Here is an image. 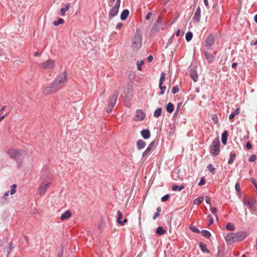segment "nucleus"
Masks as SVG:
<instances>
[{
  "mask_svg": "<svg viewBox=\"0 0 257 257\" xmlns=\"http://www.w3.org/2000/svg\"><path fill=\"white\" fill-rule=\"evenodd\" d=\"M235 235L236 236V239L237 241H241L244 239L247 234L244 231H239L235 233Z\"/></svg>",
  "mask_w": 257,
  "mask_h": 257,
  "instance_id": "nucleus-14",
  "label": "nucleus"
},
{
  "mask_svg": "<svg viewBox=\"0 0 257 257\" xmlns=\"http://www.w3.org/2000/svg\"><path fill=\"white\" fill-rule=\"evenodd\" d=\"M184 188V186L183 185H180L179 187V189H178V191H181L182 189H183Z\"/></svg>",
  "mask_w": 257,
  "mask_h": 257,
  "instance_id": "nucleus-62",
  "label": "nucleus"
},
{
  "mask_svg": "<svg viewBox=\"0 0 257 257\" xmlns=\"http://www.w3.org/2000/svg\"><path fill=\"white\" fill-rule=\"evenodd\" d=\"M246 147L247 149H251L252 148V145L251 143L249 142L246 143Z\"/></svg>",
  "mask_w": 257,
  "mask_h": 257,
  "instance_id": "nucleus-52",
  "label": "nucleus"
},
{
  "mask_svg": "<svg viewBox=\"0 0 257 257\" xmlns=\"http://www.w3.org/2000/svg\"><path fill=\"white\" fill-rule=\"evenodd\" d=\"M59 90L57 85L54 83H51L49 86L44 88L43 93L46 95H49L53 93H55Z\"/></svg>",
  "mask_w": 257,
  "mask_h": 257,
  "instance_id": "nucleus-5",
  "label": "nucleus"
},
{
  "mask_svg": "<svg viewBox=\"0 0 257 257\" xmlns=\"http://www.w3.org/2000/svg\"><path fill=\"white\" fill-rule=\"evenodd\" d=\"M120 0H117L115 5L113 7V8L110 10L109 17L111 18L116 16L118 12V9L120 6Z\"/></svg>",
  "mask_w": 257,
  "mask_h": 257,
  "instance_id": "nucleus-8",
  "label": "nucleus"
},
{
  "mask_svg": "<svg viewBox=\"0 0 257 257\" xmlns=\"http://www.w3.org/2000/svg\"><path fill=\"white\" fill-rule=\"evenodd\" d=\"M162 109L161 108H158L154 112V116L155 117H158L161 115Z\"/></svg>",
  "mask_w": 257,
  "mask_h": 257,
  "instance_id": "nucleus-26",
  "label": "nucleus"
},
{
  "mask_svg": "<svg viewBox=\"0 0 257 257\" xmlns=\"http://www.w3.org/2000/svg\"><path fill=\"white\" fill-rule=\"evenodd\" d=\"M142 33L140 29H137L135 35L132 38L131 46L134 50H138L142 46Z\"/></svg>",
  "mask_w": 257,
  "mask_h": 257,
  "instance_id": "nucleus-2",
  "label": "nucleus"
},
{
  "mask_svg": "<svg viewBox=\"0 0 257 257\" xmlns=\"http://www.w3.org/2000/svg\"><path fill=\"white\" fill-rule=\"evenodd\" d=\"M159 215L160 213L159 212H156L153 216V219H156Z\"/></svg>",
  "mask_w": 257,
  "mask_h": 257,
  "instance_id": "nucleus-58",
  "label": "nucleus"
},
{
  "mask_svg": "<svg viewBox=\"0 0 257 257\" xmlns=\"http://www.w3.org/2000/svg\"><path fill=\"white\" fill-rule=\"evenodd\" d=\"M243 203L245 205H246L248 208H251L252 206V204L248 200L244 199Z\"/></svg>",
  "mask_w": 257,
  "mask_h": 257,
  "instance_id": "nucleus-37",
  "label": "nucleus"
},
{
  "mask_svg": "<svg viewBox=\"0 0 257 257\" xmlns=\"http://www.w3.org/2000/svg\"><path fill=\"white\" fill-rule=\"evenodd\" d=\"M235 117V115L233 114V113H231L229 116V119H232Z\"/></svg>",
  "mask_w": 257,
  "mask_h": 257,
  "instance_id": "nucleus-61",
  "label": "nucleus"
},
{
  "mask_svg": "<svg viewBox=\"0 0 257 257\" xmlns=\"http://www.w3.org/2000/svg\"><path fill=\"white\" fill-rule=\"evenodd\" d=\"M159 87H160V89L161 90L160 94L163 95L164 93L165 90L166 89V86H163V84H162V85H161V86L159 85Z\"/></svg>",
  "mask_w": 257,
  "mask_h": 257,
  "instance_id": "nucleus-45",
  "label": "nucleus"
},
{
  "mask_svg": "<svg viewBox=\"0 0 257 257\" xmlns=\"http://www.w3.org/2000/svg\"><path fill=\"white\" fill-rule=\"evenodd\" d=\"M205 201L207 204H210V199L208 196L205 197Z\"/></svg>",
  "mask_w": 257,
  "mask_h": 257,
  "instance_id": "nucleus-56",
  "label": "nucleus"
},
{
  "mask_svg": "<svg viewBox=\"0 0 257 257\" xmlns=\"http://www.w3.org/2000/svg\"><path fill=\"white\" fill-rule=\"evenodd\" d=\"M210 211L213 214H215V216L217 217V215L216 214L217 209L215 207H212L210 208Z\"/></svg>",
  "mask_w": 257,
  "mask_h": 257,
  "instance_id": "nucleus-48",
  "label": "nucleus"
},
{
  "mask_svg": "<svg viewBox=\"0 0 257 257\" xmlns=\"http://www.w3.org/2000/svg\"><path fill=\"white\" fill-rule=\"evenodd\" d=\"M190 229L196 233H199L200 230L195 226H191L190 227Z\"/></svg>",
  "mask_w": 257,
  "mask_h": 257,
  "instance_id": "nucleus-39",
  "label": "nucleus"
},
{
  "mask_svg": "<svg viewBox=\"0 0 257 257\" xmlns=\"http://www.w3.org/2000/svg\"><path fill=\"white\" fill-rule=\"evenodd\" d=\"M9 191H7L6 192L5 194H4V198H6L8 196H9Z\"/></svg>",
  "mask_w": 257,
  "mask_h": 257,
  "instance_id": "nucleus-63",
  "label": "nucleus"
},
{
  "mask_svg": "<svg viewBox=\"0 0 257 257\" xmlns=\"http://www.w3.org/2000/svg\"><path fill=\"white\" fill-rule=\"evenodd\" d=\"M17 188V185L16 184H13V185L11 186V195H14V194H15L16 192V188Z\"/></svg>",
  "mask_w": 257,
  "mask_h": 257,
  "instance_id": "nucleus-38",
  "label": "nucleus"
},
{
  "mask_svg": "<svg viewBox=\"0 0 257 257\" xmlns=\"http://www.w3.org/2000/svg\"><path fill=\"white\" fill-rule=\"evenodd\" d=\"M226 228L228 230L233 231L235 229V226L234 224L231 223H228L226 226Z\"/></svg>",
  "mask_w": 257,
  "mask_h": 257,
  "instance_id": "nucleus-27",
  "label": "nucleus"
},
{
  "mask_svg": "<svg viewBox=\"0 0 257 257\" xmlns=\"http://www.w3.org/2000/svg\"><path fill=\"white\" fill-rule=\"evenodd\" d=\"M192 37H193V34H192V32H187L186 33V36H185L186 41L188 42L190 41L192 39Z\"/></svg>",
  "mask_w": 257,
  "mask_h": 257,
  "instance_id": "nucleus-29",
  "label": "nucleus"
},
{
  "mask_svg": "<svg viewBox=\"0 0 257 257\" xmlns=\"http://www.w3.org/2000/svg\"><path fill=\"white\" fill-rule=\"evenodd\" d=\"M172 175H173V179H175V180H177V179H179V175L178 174V172H174L173 173Z\"/></svg>",
  "mask_w": 257,
  "mask_h": 257,
  "instance_id": "nucleus-40",
  "label": "nucleus"
},
{
  "mask_svg": "<svg viewBox=\"0 0 257 257\" xmlns=\"http://www.w3.org/2000/svg\"><path fill=\"white\" fill-rule=\"evenodd\" d=\"M51 184V183H48L46 184H41L38 188V192L40 196H43L47 190L49 188Z\"/></svg>",
  "mask_w": 257,
  "mask_h": 257,
  "instance_id": "nucleus-11",
  "label": "nucleus"
},
{
  "mask_svg": "<svg viewBox=\"0 0 257 257\" xmlns=\"http://www.w3.org/2000/svg\"><path fill=\"white\" fill-rule=\"evenodd\" d=\"M118 217L117 219V222L119 224V222L121 221V219L122 218V214L120 211H118L117 212Z\"/></svg>",
  "mask_w": 257,
  "mask_h": 257,
  "instance_id": "nucleus-35",
  "label": "nucleus"
},
{
  "mask_svg": "<svg viewBox=\"0 0 257 257\" xmlns=\"http://www.w3.org/2000/svg\"><path fill=\"white\" fill-rule=\"evenodd\" d=\"M256 157L255 155H251L250 157H249V161L250 162H253L254 161L256 160Z\"/></svg>",
  "mask_w": 257,
  "mask_h": 257,
  "instance_id": "nucleus-44",
  "label": "nucleus"
},
{
  "mask_svg": "<svg viewBox=\"0 0 257 257\" xmlns=\"http://www.w3.org/2000/svg\"><path fill=\"white\" fill-rule=\"evenodd\" d=\"M176 35L177 36H178H178H179L180 35V29H179L177 30V31L176 32Z\"/></svg>",
  "mask_w": 257,
  "mask_h": 257,
  "instance_id": "nucleus-64",
  "label": "nucleus"
},
{
  "mask_svg": "<svg viewBox=\"0 0 257 257\" xmlns=\"http://www.w3.org/2000/svg\"><path fill=\"white\" fill-rule=\"evenodd\" d=\"M205 183V179H204V177H202L201 178V180H200L199 183H198V185L199 186L203 185Z\"/></svg>",
  "mask_w": 257,
  "mask_h": 257,
  "instance_id": "nucleus-46",
  "label": "nucleus"
},
{
  "mask_svg": "<svg viewBox=\"0 0 257 257\" xmlns=\"http://www.w3.org/2000/svg\"><path fill=\"white\" fill-rule=\"evenodd\" d=\"M154 145V142H152L150 144L147 149L145 150V151L143 153V157L148 158V157L150 155L151 151L153 149Z\"/></svg>",
  "mask_w": 257,
  "mask_h": 257,
  "instance_id": "nucleus-13",
  "label": "nucleus"
},
{
  "mask_svg": "<svg viewBox=\"0 0 257 257\" xmlns=\"http://www.w3.org/2000/svg\"><path fill=\"white\" fill-rule=\"evenodd\" d=\"M237 63L236 62L233 63L232 64L231 67L232 68L235 69L236 68V67L237 66Z\"/></svg>",
  "mask_w": 257,
  "mask_h": 257,
  "instance_id": "nucleus-60",
  "label": "nucleus"
},
{
  "mask_svg": "<svg viewBox=\"0 0 257 257\" xmlns=\"http://www.w3.org/2000/svg\"><path fill=\"white\" fill-rule=\"evenodd\" d=\"M225 239L226 242L229 243L237 241L235 233H233L227 234L225 237Z\"/></svg>",
  "mask_w": 257,
  "mask_h": 257,
  "instance_id": "nucleus-12",
  "label": "nucleus"
},
{
  "mask_svg": "<svg viewBox=\"0 0 257 257\" xmlns=\"http://www.w3.org/2000/svg\"><path fill=\"white\" fill-rule=\"evenodd\" d=\"M240 112V109L239 108H236L235 111L233 112V114L235 116L238 115Z\"/></svg>",
  "mask_w": 257,
  "mask_h": 257,
  "instance_id": "nucleus-51",
  "label": "nucleus"
},
{
  "mask_svg": "<svg viewBox=\"0 0 257 257\" xmlns=\"http://www.w3.org/2000/svg\"><path fill=\"white\" fill-rule=\"evenodd\" d=\"M67 81V75L66 72H63L60 74L55 80L53 82L55 85L58 87L59 89H60L63 85Z\"/></svg>",
  "mask_w": 257,
  "mask_h": 257,
  "instance_id": "nucleus-4",
  "label": "nucleus"
},
{
  "mask_svg": "<svg viewBox=\"0 0 257 257\" xmlns=\"http://www.w3.org/2000/svg\"><path fill=\"white\" fill-rule=\"evenodd\" d=\"M210 151L213 156H217L219 152V142L218 140L214 141L210 147Z\"/></svg>",
  "mask_w": 257,
  "mask_h": 257,
  "instance_id": "nucleus-7",
  "label": "nucleus"
},
{
  "mask_svg": "<svg viewBox=\"0 0 257 257\" xmlns=\"http://www.w3.org/2000/svg\"><path fill=\"white\" fill-rule=\"evenodd\" d=\"M118 95V92L117 90L113 92V94L111 95L108 99L107 106L106 107V111L110 113L111 112L113 107L114 106L116 99Z\"/></svg>",
  "mask_w": 257,
  "mask_h": 257,
  "instance_id": "nucleus-3",
  "label": "nucleus"
},
{
  "mask_svg": "<svg viewBox=\"0 0 257 257\" xmlns=\"http://www.w3.org/2000/svg\"><path fill=\"white\" fill-rule=\"evenodd\" d=\"M152 14L151 13H148L147 16H146V19L147 20H149L152 16Z\"/></svg>",
  "mask_w": 257,
  "mask_h": 257,
  "instance_id": "nucleus-53",
  "label": "nucleus"
},
{
  "mask_svg": "<svg viewBox=\"0 0 257 257\" xmlns=\"http://www.w3.org/2000/svg\"><path fill=\"white\" fill-rule=\"evenodd\" d=\"M215 37L212 34H210L206 38L205 42V46L207 48H210L214 44Z\"/></svg>",
  "mask_w": 257,
  "mask_h": 257,
  "instance_id": "nucleus-10",
  "label": "nucleus"
},
{
  "mask_svg": "<svg viewBox=\"0 0 257 257\" xmlns=\"http://www.w3.org/2000/svg\"><path fill=\"white\" fill-rule=\"evenodd\" d=\"M169 195L167 194V195H165V196H163L162 197V201L163 202H165L166 201H167L168 199H169Z\"/></svg>",
  "mask_w": 257,
  "mask_h": 257,
  "instance_id": "nucleus-47",
  "label": "nucleus"
},
{
  "mask_svg": "<svg viewBox=\"0 0 257 257\" xmlns=\"http://www.w3.org/2000/svg\"><path fill=\"white\" fill-rule=\"evenodd\" d=\"M122 26V24L121 23H118V24L116 25V29H120Z\"/></svg>",
  "mask_w": 257,
  "mask_h": 257,
  "instance_id": "nucleus-59",
  "label": "nucleus"
},
{
  "mask_svg": "<svg viewBox=\"0 0 257 257\" xmlns=\"http://www.w3.org/2000/svg\"><path fill=\"white\" fill-rule=\"evenodd\" d=\"M227 133L225 131L222 134L221 141L223 144L225 145L227 141Z\"/></svg>",
  "mask_w": 257,
  "mask_h": 257,
  "instance_id": "nucleus-24",
  "label": "nucleus"
},
{
  "mask_svg": "<svg viewBox=\"0 0 257 257\" xmlns=\"http://www.w3.org/2000/svg\"><path fill=\"white\" fill-rule=\"evenodd\" d=\"M251 181H252L253 184L254 185V187L256 188V190L257 191V183H256L255 180L254 179H252Z\"/></svg>",
  "mask_w": 257,
  "mask_h": 257,
  "instance_id": "nucleus-54",
  "label": "nucleus"
},
{
  "mask_svg": "<svg viewBox=\"0 0 257 257\" xmlns=\"http://www.w3.org/2000/svg\"><path fill=\"white\" fill-rule=\"evenodd\" d=\"M71 212L69 210H67L65 213L61 215L60 218L62 220H64L69 218L71 217Z\"/></svg>",
  "mask_w": 257,
  "mask_h": 257,
  "instance_id": "nucleus-18",
  "label": "nucleus"
},
{
  "mask_svg": "<svg viewBox=\"0 0 257 257\" xmlns=\"http://www.w3.org/2000/svg\"><path fill=\"white\" fill-rule=\"evenodd\" d=\"M202 235L207 238H209L211 234L210 233V232L208 231H207V230H202L201 232Z\"/></svg>",
  "mask_w": 257,
  "mask_h": 257,
  "instance_id": "nucleus-31",
  "label": "nucleus"
},
{
  "mask_svg": "<svg viewBox=\"0 0 257 257\" xmlns=\"http://www.w3.org/2000/svg\"><path fill=\"white\" fill-rule=\"evenodd\" d=\"M147 60L149 62H151L153 60V57L150 55L148 57Z\"/></svg>",
  "mask_w": 257,
  "mask_h": 257,
  "instance_id": "nucleus-57",
  "label": "nucleus"
},
{
  "mask_svg": "<svg viewBox=\"0 0 257 257\" xmlns=\"http://www.w3.org/2000/svg\"><path fill=\"white\" fill-rule=\"evenodd\" d=\"M55 65V61L52 59H49L39 64V67L42 69H53Z\"/></svg>",
  "mask_w": 257,
  "mask_h": 257,
  "instance_id": "nucleus-6",
  "label": "nucleus"
},
{
  "mask_svg": "<svg viewBox=\"0 0 257 257\" xmlns=\"http://www.w3.org/2000/svg\"><path fill=\"white\" fill-rule=\"evenodd\" d=\"M199 246L202 251L204 252H209V250L207 249L206 245L204 244L200 243Z\"/></svg>",
  "mask_w": 257,
  "mask_h": 257,
  "instance_id": "nucleus-33",
  "label": "nucleus"
},
{
  "mask_svg": "<svg viewBox=\"0 0 257 257\" xmlns=\"http://www.w3.org/2000/svg\"><path fill=\"white\" fill-rule=\"evenodd\" d=\"M165 75H166V74L164 72H162L161 73V77L160 78V81H159V85L161 86V85L163 84L164 81L165 80Z\"/></svg>",
  "mask_w": 257,
  "mask_h": 257,
  "instance_id": "nucleus-28",
  "label": "nucleus"
},
{
  "mask_svg": "<svg viewBox=\"0 0 257 257\" xmlns=\"http://www.w3.org/2000/svg\"><path fill=\"white\" fill-rule=\"evenodd\" d=\"M7 154L10 158L15 159L19 164L25 162L29 157L25 152L22 150L10 149L8 150Z\"/></svg>",
  "mask_w": 257,
  "mask_h": 257,
  "instance_id": "nucleus-1",
  "label": "nucleus"
},
{
  "mask_svg": "<svg viewBox=\"0 0 257 257\" xmlns=\"http://www.w3.org/2000/svg\"><path fill=\"white\" fill-rule=\"evenodd\" d=\"M208 170H209V171L212 174H215V168L213 167V165H211V164H209L208 167H207Z\"/></svg>",
  "mask_w": 257,
  "mask_h": 257,
  "instance_id": "nucleus-36",
  "label": "nucleus"
},
{
  "mask_svg": "<svg viewBox=\"0 0 257 257\" xmlns=\"http://www.w3.org/2000/svg\"><path fill=\"white\" fill-rule=\"evenodd\" d=\"M203 201V198L200 197L197 198L196 199H195L194 200V203L195 204H199L201 202H202Z\"/></svg>",
  "mask_w": 257,
  "mask_h": 257,
  "instance_id": "nucleus-32",
  "label": "nucleus"
},
{
  "mask_svg": "<svg viewBox=\"0 0 257 257\" xmlns=\"http://www.w3.org/2000/svg\"><path fill=\"white\" fill-rule=\"evenodd\" d=\"M127 222V219L126 218H125L122 221H121L120 222H119V224L121 225H123L124 223H126Z\"/></svg>",
  "mask_w": 257,
  "mask_h": 257,
  "instance_id": "nucleus-55",
  "label": "nucleus"
},
{
  "mask_svg": "<svg viewBox=\"0 0 257 257\" xmlns=\"http://www.w3.org/2000/svg\"><path fill=\"white\" fill-rule=\"evenodd\" d=\"M141 135L144 139H148L150 137V132L149 130H143L141 132Z\"/></svg>",
  "mask_w": 257,
  "mask_h": 257,
  "instance_id": "nucleus-19",
  "label": "nucleus"
},
{
  "mask_svg": "<svg viewBox=\"0 0 257 257\" xmlns=\"http://www.w3.org/2000/svg\"><path fill=\"white\" fill-rule=\"evenodd\" d=\"M166 110L169 113H172L174 110V106L171 102L168 103L166 105Z\"/></svg>",
  "mask_w": 257,
  "mask_h": 257,
  "instance_id": "nucleus-25",
  "label": "nucleus"
},
{
  "mask_svg": "<svg viewBox=\"0 0 257 257\" xmlns=\"http://www.w3.org/2000/svg\"><path fill=\"white\" fill-rule=\"evenodd\" d=\"M204 55L205 56L206 59L207 60L209 63L213 62L214 60V56L212 55V54L207 52H205Z\"/></svg>",
  "mask_w": 257,
  "mask_h": 257,
  "instance_id": "nucleus-20",
  "label": "nucleus"
},
{
  "mask_svg": "<svg viewBox=\"0 0 257 257\" xmlns=\"http://www.w3.org/2000/svg\"><path fill=\"white\" fill-rule=\"evenodd\" d=\"M64 23V21L63 19L62 18H59L58 21H54L53 22V24L54 26H58L60 24H62Z\"/></svg>",
  "mask_w": 257,
  "mask_h": 257,
  "instance_id": "nucleus-30",
  "label": "nucleus"
},
{
  "mask_svg": "<svg viewBox=\"0 0 257 257\" xmlns=\"http://www.w3.org/2000/svg\"><path fill=\"white\" fill-rule=\"evenodd\" d=\"M144 63V61L142 60V61H140V62H138L137 63V65H138V69L139 70H142V68H141V66L143 65Z\"/></svg>",
  "mask_w": 257,
  "mask_h": 257,
  "instance_id": "nucleus-41",
  "label": "nucleus"
},
{
  "mask_svg": "<svg viewBox=\"0 0 257 257\" xmlns=\"http://www.w3.org/2000/svg\"><path fill=\"white\" fill-rule=\"evenodd\" d=\"M70 8V4H68L65 5V8H62L60 10L61 14L62 16H65V13L67 11H68Z\"/></svg>",
  "mask_w": 257,
  "mask_h": 257,
  "instance_id": "nucleus-22",
  "label": "nucleus"
},
{
  "mask_svg": "<svg viewBox=\"0 0 257 257\" xmlns=\"http://www.w3.org/2000/svg\"><path fill=\"white\" fill-rule=\"evenodd\" d=\"M235 189L236 191L240 194L241 193L240 190V185L238 183H236L235 185Z\"/></svg>",
  "mask_w": 257,
  "mask_h": 257,
  "instance_id": "nucleus-43",
  "label": "nucleus"
},
{
  "mask_svg": "<svg viewBox=\"0 0 257 257\" xmlns=\"http://www.w3.org/2000/svg\"><path fill=\"white\" fill-rule=\"evenodd\" d=\"M166 230L161 226H159L157 228L156 230V233L159 235H161L165 233Z\"/></svg>",
  "mask_w": 257,
  "mask_h": 257,
  "instance_id": "nucleus-23",
  "label": "nucleus"
},
{
  "mask_svg": "<svg viewBox=\"0 0 257 257\" xmlns=\"http://www.w3.org/2000/svg\"><path fill=\"white\" fill-rule=\"evenodd\" d=\"M208 217H210V219H209V223H208V225H211L213 223V218L210 216V215H208Z\"/></svg>",
  "mask_w": 257,
  "mask_h": 257,
  "instance_id": "nucleus-49",
  "label": "nucleus"
},
{
  "mask_svg": "<svg viewBox=\"0 0 257 257\" xmlns=\"http://www.w3.org/2000/svg\"><path fill=\"white\" fill-rule=\"evenodd\" d=\"M200 17L201 10L200 8H198L194 13L193 19L198 23L200 21Z\"/></svg>",
  "mask_w": 257,
  "mask_h": 257,
  "instance_id": "nucleus-15",
  "label": "nucleus"
},
{
  "mask_svg": "<svg viewBox=\"0 0 257 257\" xmlns=\"http://www.w3.org/2000/svg\"><path fill=\"white\" fill-rule=\"evenodd\" d=\"M146 146V142L142 140H139L137 142V147L139 150L144 148Z\"/></svg>",
  "mask_w": 257,
  "mask_h": 257,
  "instance_id": "nucleus-17",
  "label": "nucleus"
},
{
  "mask_svg": "<svg viewBox=\"0 0 257 257\" xmlns=\"http://www.w3.org/2000/svg\"><path fill=\"white\" fill-rule=\"evenodd\" d=\"M146 113L141 109H137L134 116V120L135 121H142L145 119Z\"/></svg>",
  "mask_w": 257,
  "mask_h": 257,
  "instance_id": "nucleus-9",
  "label": "nucleus"
},
{
  "mask_svg": "<svg viewBox=\"0 0 257 257\" xmlns=\"http://www.w3.org/2000/svg\"><path fill=\"white\" fill-rule=\"evenodd\" d=\"M190 76L194 82H196L198 79V74L197 72L194 69H191L189 71Z\"/></svg>",
  "mask_w": 257,
  "mask_h": 257,
  "instance_id": "nucleus-16",
  "label": "nucleus"
},
{
  "mask_svg": "<svg viewBox=\"0 0 257 257\" xmlns=\"http://www.w3.org/2000/svg\"><path fill=\"white\" fill-rule=\"evenodd\" d=\"M179 89L178 86H175L172 88V93L173 94H176L179 92Z\"/></svg>",
  "mask_w": 257,
  "mask_h": 257,
  "instance_id": "nucleus-42",
  "label": "nucleus"
},
{
  "mask_svg": "<svg viewBox=\"0 0 257 257\" xmlns=\"http://www.w3.org/2000/svg\"><path fill=\"white\" fill-rule=\"evenodd\" d=\"M236 157V155L235 154H232L230 155V158L228 161V163L229 164H231L233 161L234 160L235 158Z\"/></svg>",
  "mask_w": 257,
  "mask_h": 257,
  "instance_id": "nucleus-34",
  "label": "nucleus"
},
{
  "mask_svg": "<svg viewBox=\"0 0 257 257\" xmlns=\"http://www.w3.org/2000/svg\"><path fill=\"white\" fill-rule=\"evenodd\" d=\"M172 189L174 191H178L179 187L177 185H174L172 186Z\"/></svg>",
  "mask_w": 257,
  "mask_h": 257,
  "instance_id": "nucleus-50",
  "label": "nucleus"
},
{
  "mask_svg": "<svg viewBox=\"0 0 257 257\" xmlns=\"http://www.w3.org/2000/svg\"><path fill=\"white\" fill-rule=\"evenodd\" d=\"M129 14V11L128 10H124L122 11L120 15V19L121 20H125L128 17Z\"/></svg>",
  "mask_w": 257,
  "mask_h": 257,
  "instance_id": "nucleus-21",
  "label": "nucleus"
}]
</instances>
